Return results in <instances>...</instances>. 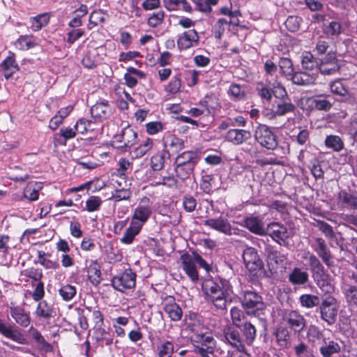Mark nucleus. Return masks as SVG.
Returning <instances> with one entry per match:
<instances>
[{"label": "nucleus", "instance_id": "obj_29", "mask_svg": "<svg viewBox=\"0 0 357 357\" xmlns=\"http://www.w3.org/2000/svg\"><path fill=\"white\" fill-rule=\"evenodd\" d=\"M330 89L333 94L337 96L340 101H347L351 96L341 80L337 79L330 84Z\"/></svg>", "mask_w": 357, "mask_h": 357}, {"label": "nucleus", "instance_id": "obj_40", "mask_svg": "<svg viewBox=\"0 0 357 357\" xmlns=\"http://www.w3.org/2000/svg\"><path fill=\"white\" fill-rule=\"evenodd\" d=\"M300 304L303 307L313 308L320 304V298L318 296L313 294H303L299 298Z\"/></svg>", "mask_w": 357, "mask_h": 357}, {"label": "nucleus", "instance_id": "obj_42", "mask_svg": "<svg viewBox=\"0 0 357 357\" xmlns=\"http://www.w3.org/2000/svg\"><path fill=\"white\" fill-rule=\"evenodd\" d=\"M275 337L278 344L281 347H287L289 344V332L285 327L280 326L276 329Z\"/></svg>", "mask_w": 357, "mask_h": 357}, {"label": "nucleus", "instance_id": "obj_35", "mask_svg": "<svg viewBox=\"0 0 357 357\" xmlns=\"http://www.w3.org/2000/svg\"><path fill=\"white\" fill-rule=\"evenodd\" d=\"M296 109V106L291 101L280 100L275 102L273 106V112L275 116H282L285 114L293 112Z\"/></svg>", "mask_w": 357, "mask_h": 357}, {"label": "nucleus", "instance_id": "obj_2", "mask_svg": "<svg viewBox=\"0 0 357 357\" xmlns=\"http://www.w3.org/2000/svg\"><path fill=\"white\" fill-rule=\"evenodd\" d=\"M241 303L247 315L264 319L262 316L264 315L266 305L260 294L251 290L245 291L241 298Z\"/></svg>", "mask_w": 357, "mask_h": 357}, {"label": "nucleus", "instance_id": "obj_39", "mask_svg": "<svg viewBox=\"0 0 357 357\" xmlns=\"http://www.w3.org/2000/svg\"><path fill=\"white\" fill-rule=\"evenodd\" d=\"M280 73L289 79L294 73V69L291 60L287 57H280L278 61Z\"/></svg>", "mask_w": 357, "mask_h": 357}, {"label": "nucleus", "instance_id": "obj_33", "mask_svg": "<svg viewBox=\"0 0 357 357\" xmlns=\"http://www.w3.org/2000/svg\"><path fill=\"white\" fill-rule=\"evenodd\" d=\"M301 66L307 71L319 70V61L310 52H305L301 56Z\"/></svg>", "mask_w": 357, "mask_h": 357}, {"label": "nucleus", "instance_id": "obj_13", "mask_svg": "<svg viewBox=\"0 0 357 357\" xmlns=\"http://www.w3.org/2000/svg\"><path fill=\"white\" fill-rule=\"evenodd\" d=\"M224 337L227 342H228L234 348L241 353H246V349L244 344V340L241 338L239 331L233 328L229 327L225 330Z\"/></svg>", "mask_w": 357, "mask_h": 357}, {"label": "nucleus", "instance_id": "obj_46", "mask_svg": "<svg viewBox=\"0 0 357 357\" xmlns=\"http://www.w3.org/2000/svg\"><path fill=\"white\" fill-rule=\"evenodd\" d=\"M196 9L206 13L211 12V6L216 5L218 0H192Z\"/></svg>", "mask_w": 357, "mask_h": 357}, {"label": "nucleus", "instance_id": "obj_41", "mask_svg": "<svg viewBox=\"0 0 357 357\" xmlns=\"http://www.w3.org/2000/svg\"><path fill=\"white\" fill-rule=\"evenodd\" d=\"M195 165H191V163L185 165H175V172L176 176L181 180H185L190 177L193 174Z\"/></svg>", "mask_w": 357, "mask_h": 357}, {"label": "nucleus", "instance_id": "obj_11", "mask_svg": "<svg viewBox=\"0 0 357 357\" xmlns=\"http://www.w3.org/2000/svg\"><path fill=\"white\" fill-rule=\"evenodd\" d=\"M91 114L95 121L101 122L112 116V108L107 100H101L91 107Z\"/></svg>", "mask_w": 357, "mask_h": 357}, {"label": "nucleus", "instance_id": "obj_32", "mask_svg": "<svg viewBox=\"0 0 357 357\" xmlns=\"http://www.w3.org/2000/svg\"><path fill=\"white\" fill-rule=\"evenodd\" d=\"M243 222L244 227L251 232L261 236L266 233L263 222L257 217L251 216L246 218Z\"/></svg>", "mask_w": 357, "mask_h": 357}, {"label": "nucleus", "instance_id": "obj_12", "mask_svg": "<svg viewBox=\"0 0 357 357\" xmlns=\"http://www.w3.org/2000/svg\"><path fill=\"white\" fill-rule=\"evenodd\" d=\"M243 259L245 267L250 272L259 270L263 266V262L259 259L257 250L252 247H248L244 250L243 253Z\"/></svg>", "mask_w": 357, "mask_h": 357}, {"label": "nucleus", "instance_id": "obj_53", "mask_svg": "<svg viewBox=\"0 0 357 357\" xmlns=\"http://www.w3.org/2000/svg\"><path fill=\"white\" fill-rule=\"evenodd\" d=\"M153 145V141L152 139L147 138L146 140L143 141L140 145L135 149V154L137 158L142 157L145 155L151 149H152Z\"/></svg>", "mask_w": 357, "mask_h": 357}, {"label": "nucleus", "instance_id": "obj_34", "mask_svg": "<svg viewBox=\"0 0 357 357\" xmlns=\"http://www.w3.org/2000/svg\"><path fill=\"white\" fill-rule=\"evenodd\" d=\"M10 313L19 325L26 327L30 324V317L24 310L20 307H10Z\"/></svg>", "mask_w": 357, "mask_h": 357}, {"label": "nucleus", "instance_id": "obj_58", "mask_svg": "<svg viewBox=\"0 0 357 357\" xmlns=\"http://www.w3.org/2000/svg\"><path fill=\"white\" fill-rule=\"evenodd\" d=\"M197 200L192 195H185L183 198V206L186 212L191 213L196 208Z\"/></svg>", "mask_w": 357, "mask_h": 357}, {"label": "nucleus", "instance_id": "obj_57", "mask_svg": "<svg viewBox=\"0 0 357 357\" xmlns=\"http://www.w3.org/2000/svg\"><path fill=\"white\" fill-rule=\"evenodd\" d=\"M38 262L40 264H41L43 266H44L45 268H52L56 269L59 267V264L49 259H46L45 256L46 255V253L44 251H38Z\"/></svg>", "mask_w": 357, "mask_h": 357}, {"label": "nucleus", "instance_id": "obj_25", "mask_svg": "<svg viewBox=\"0 0 357 357\" xmlns=\"http://www.w3.org/2000/svg\"><path fill=\"white\" fill-rule=\"evenodd\" d=\"M0 334L13 341L19 343H21L22 340H23L22 335L17 328H15L10 325L6 324L1 318Z\"/></svg>", "mask_w": 357, "mask_h": 357}, {"label": "nucleus", "instance_id": "obj_36", "mask_svg": "<svg viewBox=\"0 0 357 357\" xmlns=\"http://www.w3.org/2000/svg\"><path fill=\"white\" fill-rule=\"evenodd\" d=\"M192 341L201 344V347H207L211 351H213L215 347V340L209 333L195 334L192 337Z\"/></svg>", "mask_w": 357, "mask_h": 357}, {"label": "nucleus", "instance_id": "obj_27", "mask_svg": "<svg viewBox=\"0 0 357 357\" xmlns=\"http://www.w3.org/2000/svg\"><path fill=\"white\" fill-rule=\"evenodd\" d=\"M288 280L293 285H305L309 280V275L301 268L295 267L289 273Z\"/></svg>", "mask_w": 357, "mask_h": 357}, {"label": "nucleus", "instance_id": "obj_5", "mask_svg": "<svg viewBox=\"0 0 357 357\" xmlns=\"http://www.w3.org/2000/svg\"><path fill=\"white\" fill-rule=\"evenodd\" d=\"M136 284V274L130 269H126L123 273L113 277L112 287L121 292L126 289H132Z\"/></svg>", "mask_w": 357, "mask_h": 357}, {"label": "nucleus", "instance_id": "obj_4", "mask_svg": "<svg viewBox=\"0 0 357 357\" xmlns=\"http://www.w3.org/2000/svg\"><path fill=\"white\" fill-rule=\"evenodd\" d=\"M256 141L263 147L268 150H275L278 145L275 135L266 125H259L255 132Z\"/></svg>", "mask_w": 357, "mask_h": 357}, {"label": "nucleus", "instance_id": "obj_26", "mask_svg": "<svg viewBox=\"0 0 357 357\" xmlns=\"http://www.w3.org/2000/svg\"><path fill=\"white\" fill-rule=\"evenodd\" d=\"M341 351V346L339 342L334 340L324 339L322 344L319 347V352L322 357H333Z\"/></svg>", "mask_w": 357, "mask_h": 357}, {"label": "nucleus", "instance_id": "obj_1", "mask_svg": "<svg viewBox=\"0 0 357 357\" xmlns=\"http://www.w3.org/2000/svg\"><path fill=\"white\" fill-rule=\"evenodd\" d=\"M303 258L307 261L315 284L322 292L328 294L320 302L319 310L321 319L328 326H332L336 322L339 306L337 300L331 295L334 291L331 277L314 254L307 252Z\"/></svg>", "mask_w": 357, "mask_h": 357}, {"label": "nucleus", "instance_id": "obj_10", "mask_svg": "<svg viewBox=\"0 0 357 357\" xmlns=\"http://www.w3.org/2000/svg\"><path fill=\"white\" fill-rule=\"evenodd\" d=\"M137 133L130 127L124 128L121 133L114 137V142L121 144L116 146L117 149L127 151L132 146L137 142Z\"/></svg>", "mask_w": 357, "mask_h": 357}, {"label": "nucleus", "instance_id": "obj_7", "mask_svg": "<svg viewBox=\"0 0 357 357\" xmlns=\"http://www.w3.org/2000/svg\"><path fill=\"white\" fill-rule=\"evenodd\" d=\"M340 66L336 57L335 52L330 50L319 61V72L326 75H331L339 71Z\"/></svg>", "mask_w": 357, "mask_h": 357}, {"label": "nucleus", "instance_id": "obj_47", "mask_svg": "<svg viewBox=\"0 0 357 357\" xmlns=\"http://www.w3.org/2000/svg\"><path fill=\"white\" fill-rule=\"evenodd\" d=\"M50 17L47 14H40L31 18V29L33 31H38L49 22Z\"/></svg>", "mask_w": 357, "mask_h": 357}, {"label": "nucleus", "instance_id": "obj_61", "mask_svg": "<svg viewBox=\"0 0 357 357\" xmlns=\"http://www.w3.org/2000/svg\"><path fill=\"white\" fill-rule=\"evenodd\" d=\"M102 204L99 197L92 196L86 202V210L89 212L98 211Z\"/></svg>", "mask_w": 357, "mask_h": 357}, {"label": "nucleus", "instance_id": "obj_15", "mask_svg": "<svg viewBox=\"0 0 357 357\" xmlns=\"http://www.w3.org/2000/svg\"><path fill=\"white\" fill-rule=\"evenodd\" d=\"M199 37L195 29L185 31L177 40V46L181 50L195 47L198 45Z\"/></svg>", "mask_w": 357, "mask_h": 357}, {"label": "nucleus", "instance_id": "obj_63", "mask_svg": "<svg viewBox=\"0 0 357 357\" xmlns=\"http://www.w3.org/2000/svg\"><path fill=\"white\" fill-rule=\"evenodd\" d=\"M318 227L319 230L328 238L335 237V232L332 226L324 221L318 222Z\"/></svg>", "mask_w": 357, "mask_h": 357}, {"label": "nucleus", "instance_id": "obj_30", "mask_svg": "<svg viewBox=\"0 0 357 357\" xmlns=\"http://www.w3.org/2000/svg\"><path fill=\"white\" fill-rule=\"evenodd\" d=\"M200 158V154L197 151H184L177 155L175 160V165H187L190 162L191 165H196L199 161Z\"/></svg>", "mask_w": 357, "mask_h": 357}, {"label": "nucleus", "instance_id": "obj_22", "mask_svg": "<svg viewBox=\"0 0 357 357\" xmlns=\"http://www.w3.org/2000/svg\"><path fill=\"white\" fill-rule=\"evenodd\" d=\"M151 208L149 205L139 204L135 209L132 217V221H136L141 227L149 220L151 215Z\"/></svg>", "mask_w": 357, "mask_h": 357}, {"label": "nucleus", "instance_id": "obj_16", "mask_svg": "<svg viewBox=\"0 0 357 357\" xmlns=\"http://www.w3.org/2000/svg\"><path fill=\"white\" fill-rule=\"evenodd\" d=\"M182 267L185 273L191 279L192 282H197L199 280V275L196 268V261L194 255L185 253L181 255Z\"/></svg>", "mask_w": 357, "mask_h": 357}, {"label": "nucleus", "instance_id": "obj_62", "mask_svg": "<svg viewBox=\"0 0 357 357\" xmlns=\"http://www.w3.org/2000/svg\"><path fill=\"white\" fill-rule=\"evenodd\" d=\"M274 96L276 98L280 100H284V98H287V92L285 88L280 84H274L272 87V96Z\"/></svg>", "mask_w": 357, "mask_h": 357}, {"label": "nucleus", "instance_id": "obj_38", "mask_svg": "<svg viewBox=\"0 0 357 357\" xmlns=\"http://www.w3.org/2000/svg\"><path fill=\"white\" fill-rule=\"evenodd\" d=\"M306 337L309 342L312 343L319 342L321 340L326 339L324 333L318 326L315 325H310L307 328Z\"/></svg>", "mask_w": 357, "mask_h": 357}, {"label": "nucleus", "instance_id": "obj_55", "mask_svg": "<svg viewBox=\"0 0 357 357\" xmlns=\"http://www.w3.org/2000/svg\"><path fill=\"white\" fill-rule=\"evenodd\" d=\"M165 161L164 153H155L151 158V166L154 171H160L164 167Z\"/></svg>", "mask_w": 357, "mask_h": 357}, {"label": "nucleus", "instance_id": "obj_14", "mask_svg": "<svg viewBox=\"0 0 357 357\" xmlns=\"http://www.w3.org/2000/svg\"><path fill=\"white\" fill-rule=\"evenodd\" d=\"M204 225L226 235H232L236 233L235 229L231 228L228 220L222 218L207 219L204 220Z\"/></svg>", "mask_w": 357, "mask_h": 357}, {"label": "nucleus", "instance_id": "obj_49", "mask_svg": "<svg viewBox=\"0 0 357 357\" xmlns=\"http://www.w3.org/2000/svg\"><path fill=\"white\" fill-rule=\"evenodd\" d=\"M267 259L268 263L274 262L275 264L283 263L286 259V256L273 248H268L266 250Z\"/></svg>", "mask_w": 357, "mask_h": 357}, {"label": "nucleus", "instance_id": "obj_43", "mask_svg": "<svg viewBox=\"0 0 357 357\" xmlns=\"http://www.w3.org/2000/svg\"><path fill=\"white\" fill-rule=\"evenodd\" d=\"M325 145L333 149L334 151H340L344 147V144L341 138L337 135L327 136L325 139Z\"/></svg>", "mask_w": 357, "mask_h": 357}, {"label": "nucleus", "instance_id": "obj_48", "mask_svg": "<svg viewBox=\"0 0 357 357\" xmlns=\"http://www.w3.org/2000/svg\"><path fill=\"white\" fill-rule=\"evenodd\" d=\"M215 178L213 175L204 174L201 180V188L204 192L209 194L213 191V187L215 184Z\"/></svg>", "mask_w": 357, "mask_h": 357}, {"label": "nucleus", "instance_id": "obj_18", "mask_svg": "<svg viewBox=\"0 0 357 357\" xmlns=\"http://www.w3.org/2000/svg\"><path fill=\"white\" fill-rule=\"evenodd\" d=\"M165 152L169 154V152L177 153L185 148V142L182 139L175 135H169L163 139Z\"/></svg>", "mask_w": 357, "mask_h": 357}, {"label": "nucleus", "instance_id": "obj_19", "mask_svg": "<svg viewBox=\"0 0 357 357\" xmlns=\"http://www.w3.org/2000/svg\"><path fill=\"white\" fill-rule=\"evenodd\" d=\"M317 75L316 73H307L306 72L298 71L294 73L289 78L293 84L298 86H308L313 84Z\"/></svg>", "mask_w": 357, "mask_h": 357}, {"label": "nucleus", "instance_id": "obj_21", "mask_svg": "<svg viewBox=\"0 0 357 357\" xmlns=\"http://www.w3.org/2000/svg\"><path fill=\"white\" fill-rule=\"evenodd\" d=\"M0 68L3 70V76L6 79H10L13 75L20 70V67L15 59V54L10 52L8 56L0 64Z\"/></svg>", "mask_w": 357, "mask_h": 357}, {"label": "nucleus", "instance_id": "obj_60", "mask_svg": "<svg viewBox=\"0 0 357 357\" xmlns=\"http://www.w3.org/2000/svg\"><path fill=\"white\" fill-rule=\"evenodd\" d=\"M131 197V192L128 189L115 190L112 195V198L116 202L129 199Z\"/></svg>", "mask_w": 357, "mask_h": 357}, {"label": "nucleus", "instance_id": "obj_44", "mask_svg": "<svg viewBox=\"0 0 357 357\" xmlns=\"http://www.w3.org/2000/svg\"><path fill=\"white\" fill-rule=\"evenodd\" d=\"M341 24L335 21L330 22L328 24L324 23L323 31L328 36H337L341 33Z\"/></svg>", "mask_w": 357, "mask_h": 357}, {"label": "nucleus", "instance_id": "obj_52", "mask_svg": "<svg viewBox=\"0 0 357 357\" xmlns=\"http://www.w3.org/2000/svg\"><path fill=\"white\" fill-rule=\"evenodd\" d=\"M256 90L261 98L267 101L272 99V89H270L264 83L260 82L257 84Z\"/></svg>", "mask_w": 357, "mask_h": 357}, {"label": "nucleus", "instance_id": "obj_31", "mask_svg": "<svg viewBox=\"0 0 357 357\" xmlns=\"http://www.w3.org/2000/svg\"><path fill=\"white\" fill-rule=\"evenodd\" d=\"M35 313L37 317L47 321L54 317L56 315L53 306L46 301H42L38 303Z\"/></svg>", "mask_w": 357, "mask_h": 357}, {"label": "nucleus", "instance_id": "obj_50", "mask_svg": "<svg viewBox=\"0 0 357 357\" xmlns=\"http://www.w3.org/2000/svg\"><path fill=\"white\" fill-rule=\"evenodd\" d=\"M93 124L94 123L91 120L80 119L77 121L75 126V129L77 132L84 134L85 132L94 130L95 128L93 127Z\"/></svg>", "mask_w": 357, "mask_h": 357}, {"label": "nucleus", "instance_id": "obj_17", "mask_svg": "<svg viewBox=\"0 0 357 357\" xmlns=\"http://www.w3.org/2000/svg\"><path fill=\"white\" fill-rule=\"evenodd\" d=\"M163 310L168 314L171 320L174 321L181 320L183 314L182 310L179 305L176 303L173 297L167 296L165 298Z\"/></svg>", "mask_w": 357, "mask_h": 357}, {"label": "nucleus", "instance_id": "obj_9", "mask_svg": "<svg viewBox=\"0 0 357 357\" xmlns=\"http://www.w3.org/2000/svg\"><path fill=\"white\" fill-rule=\"evenodd\" d=\"M311 248L328 267L333 265V255L324 239L321 237H315L311 244Z\"/></svg>", "mask_w": 357, "mask_h": 357}, {"label": "nucleus", "instance_id": "obj_37", "mask_svg": "<svg viewBox=\"0 0 357 357\" xmlns=\"http://www.w3.org/2000/svg\"><path fill=\"white\" fill-rule=\"evenodd\" d=\"M142 227L136 223V221H131L130 226L126 229L121 242L124 244L132 243L135 237L140 232Z\"/></svg>", "mask_w": 357, "mask_h": 357}, {"label": "nucleus", "instance_id": "obj_64", "mask_svg": "<svg viewBox=\"0 0 357 357\" xmlns=\"http://www.w3.org/2000/svg\"><path fill=\"white\" fill-rule=\"evenodd\" d=\"M181 86V82L180 78L174 77L166 86V91L170 93L174 94L179 91Z\"/></svg>", "mask_w": 357, "mask_h": 357}, {"label": "nucleus", "instance_id": "obj_8", "mask_svg": "<svg viewBox=\"0 0 357 357\" xmlns=\"http://www.w3.org/2000/svg\"><path fill=\"white\" fill-rule=\"evenodd\" d=\"M268 234L280 245H285L286 241L291 236V232L284 225L271 222L267 227Z\"/></svg>", "mask_w": 357, "mask_h": 357}, {"label": "nucleus", "instance_id": "obj_20", "mask_svg": "<svg viewBox=\"0 0 357 357\" xmlns=\"http://www.w3.org/2000/svg\"><path fill=\"white\" fill-rule=\"evenodd\" d=\"M346 303L349 307L357 308V286L344 284L341 287Z\"/></svg>", "mask_w": 357, "mask_h": 357}, {"label": "nucleus", "instance_id": "obj_56", "mask_svg": "<svg viewBox=\"0 0 357 357\" xmlns=\"http://www.w3.org/2000/svg\"><path fill=\"white\" fill-rule=\"evenodd\" d=\"M89 277H94L93 280L97 284H99L101 278V271L99 264L96 261H92L87 268Z\"/></svg>", "mask_w": 357, "mask_h": 357}, {"label": "nucleus", "instance_id": "obj_24", "mask_svg": "<svg viewBox=\"0 0 357 357\" xmlns=\"http://www.w3.org/2000/svg\"><path fill=\"white\" fill-rule=\"evenodd\" d=\"M329 96V95L326 94L315 95L310 98L308 101L310 103V106L316 109L329 111L333 106L331 101L328 100Z\"/></svg>", "mask_w": 357, "mask_h": 357}, {"label": "nucleus", "instance_id": "obj_45", "mask_svg": "<svg viewBox=\"0 0 357 357\" xmlns=\"http://www.w3.org/2000/svg\"><path fill=\"white\" fill-rule=\"evenodd\" d=\"M242 331L245 336V341L248 344H251L256 337V328L253 324L246 322L243 324Z\"/></svg>", "mask_w": 357, "mask_h": 357}, {"label": "nucleus", "instance_id": "obj_23", "mask_svg": "<svg viewBox=\"0 0 357 357\" xmlns=\"http://www.w3.org/2000/svg\"><path fill=\"white\" fill-rule=\"evenodd\" d=\"M251 137V133L245 130L231 129L226 134V139L234 144H241Z\"/></svg>", "mask_w": 357, "mask_h": 357}, {"label": "nucleus", "instance_id": "obj_54", "mask_svg": "<svg viewBox=\"0 0 357 357\" xmlns=\"http://www.w3.org/2000/svg\"><path fill=\"white\" fill-rule=\"evenodd\" d=\"M302 21L298 16H289L285 21L286 28L291 32H296L299 29Z\"/></svg>", "mask_w": 357, "mask_h": 357}, {"label": "nucleus", "instance_id": "obj_28", "mask_svg": "<svg viewBox=\"0 0 357 357\" xmlns=\"http://www.w3.org/2000/svg\"><path fill=\"white\" fill-rule=\"evenodd\" d=\"M339 202L345 208L357 211V193H349L346 190H341L337 197Z\"/></svg>", "mask_w": 357, "mask_h": 357}, {"label": "nucleus", "instance_id": "obj_6", "mask_svg": "<svg viewBox=\"0 0 357 357\" xmlns=\"http://www.w3.org/2000/svg\"><path fill=\"white\" fill-rule=\"evenodd\" d=\"M283 320L294 333H301L306 326V319L296 310L286 312L283 316Z\"/></svg>", "mask_w": 357, "mask_h": 357}, {"label": "nucleus", "instance_id": "obj_59", "mask_svg": "<svg viewBox=\"0 0 357 357\" xmlns=\"http://www.w3.org/2000/svg\"><path fill=\"white\" fill-rule=\"evenodd\" d=\"M22 275L38 282L40 281L43 276L41 269L33 267L24 270Z\"/></svg>", "mask_w": 357, "mask_h": 357}, {"label": "nucleus", "instance_id": "obj_51", "mask_svg": "<svg viewBox=\"0 0 357 357\" xmlns=\"http://www.w3.org/2000/svg\"><path fill=\"white\" fill-rule=\"evenodd\" d=\"M77 289L75 286L71 284L63 285L59 290V294L63 301H70L76 295Z\"/></svg>", "mask_w": 357, "mask_h": 357}, {"label": "nucleus", "instance_id": "obj_3", "mask_svg": "<svg viewBox=\"0 0 357 357\" xmlns=\"http://www.w3.org/2000/svg\"><path fill=\"white\" fill-rule=\"evenodd\" d=\"M202 289L207 301L212 302L218 309L226 308L225 291L218 282L213 280H206L202 283Z\"/></svg>", "mask_w": 357, "mask_h": 357}]
</instances>
